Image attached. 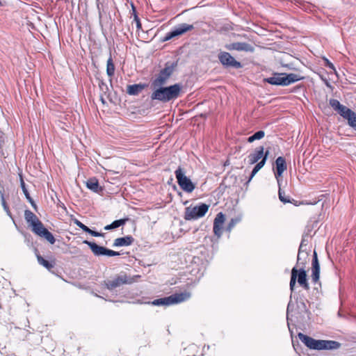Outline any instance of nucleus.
I'll list each match as a JSON object with an SVG mask.
<instances>
[{"mask_svg":"<svg viewBox=\"0 0 356 356\" xmlns=\"http://www.w3.org/2000/svg\"><path fill=\"white\" fill-rule=\"evenodd\" d=\"M151 94L152 100H158L162 102H169L177 99L181 95L182 86L179 83L168 87H156Z\"/></svg>","mask_w":356,"mask_h":356,"instance_id":"f257e3e1","label":"nucleus"},{"mask_svg":"<svg viewBox=\"0 0 356 356\" xmlns=\"http://www.w3.org/2000/svg\"><path fill=\"white\" fill-rule=\"evenodd\" d=\"M264 148L263 146H259L257 147L252 153H250L249 154L248 158L250 164H254L256 163L257 164L254 167L248 181H246V184L252 179V177L257 174V172L265 165L268 156L269 154V151L267 150L264 153Z\"/></svg>","mask_w":356,"mask_h":356,"instance_id":"f03ea898","label":"nucleus"},{"mask_svg":"<svg viewBox=\"0 0 356 356\" xmlns=\"http://www.w3.org/2000/svg\"><path fill=\"white\" fill-rule=\"evenodd\" d=\"M303 76L296 74L274 73L272 76L264 79V81L275 86H289L303 79Z\"/></svg>","mask_w":356,"mask_h":356,"instance_id":"7ed1b4c3","label":"nucleus"},{"mask_svg":"<svg viewBox=\"0 0 356 356\" xmlns=\"http://www.w3.org/2000/svg\"><path fill=\"white\" fill-rule=\"evenodd\" d=\"M302 267L298 269L294 266L291 270V279L289 282L290 290L293 292L296 282L298 284L306 291L310 289L309 284L307 280L306 270L304 269V263H302Z\"/></svg>","mask_w":356,"mask_h":356,"instance_id":"20e7f679","label":"nucleus"},{"mask_svg":"<svg viewBox=\"0 0 356 356\" xmlns=\"http://www.w3.org/2000/svg\"><path fill=\"white\" fill-rule=\"evenodd\" d=\"M191 296V293L185 291L179 293H175L168 297L156 299L152 302V304L155 306H168L183 302L188 300Z\"/></svg>","mask_w":356,"mask_h":356,"instance_id":"39448f33","label":"nucleus"},{"mask_svg":"<svg viewBox=\"0 0 356 356\" xmlns=\"http://www.w3.org/2000/svg\"><path fill=\"white\" fill-rule=\"evenodd\" d=\"M135 282L133 277L128 275L124 272H121L114 277L104 281V285L110 291L121 286L124 284H131Z\"/></svg>","mask_w":356,"mask_h":356,"instance_id":"423d86ee","label":"nucleus"},{"mask_svg":"<svg viewBox=\"0 0 356 356\" xmlns=\"http://www.w3.org/2000/svg\"><path fill=\"white\" fill-rule=\"evenodd\" d=\"M209 205L201 203L194 207H188L185 209L184 219L186 220H195L202 218L207 213Z\"/></svg>","mask_w":356,"mask_h":356,"instance_id":"0eeeda50","label":"nucleus"},{"mask_svg":"<svg viewBox=\"0 0 356 356\" xmlns=\"http://www.w3.org/2000/svg\"><path fill=\"white\" fill-rule=\"evenodd\" d=\"M177 183L180 188L186 193H191L195 188V184L186 176V170L179 166L175 172Z\"/></svg>","mask_w":356,"mask_h":356,"instance_id":"6e6552de","label":"nucleus"},{"mask_svg":"<svg viewBox=\"0 0 356 356\" xmlns=\"http://www.w3.org/2000/svg\"><path fill=\"white\" fill-rule=\"evenodd\" d=\"M83 243L87 244L94 255L95 256H108V257H114L120 255L119 252H116L112 250L107 249L103 246L98 245L94 242L84 241Z\"/></svg>","mask_w":356,"mask_h":356,"instance_id":"1a4fd4ad","label":"nucleus"},{"mask_svg":"<svg viewBox=\"0 0 356 356\" xmlns=\"http://www.w3.org/2000/svg\"><path fill=\"white\" fill-rule=\"evenodd\" d=\"M173 71L174 67L172 65H166L165 67L161 70L158 76L152 81V86L156 88L165 85L168 79L172 74Z\"/></svg>","mask_w":356,"mask_h":356,"instance_id":"9d476101","label":"nucleus"},{"mask_svg":"<svg viewBox=\"0 0 356 356\" xmlns=\"http://www.w3.org/2000/svg\"><path fill=\"white\" fill-rule=\"evenodd\" d=\"M32 231L40 237L44 238L51 244H54L56 241L53 234L49 232L43 225L42 222L39 220L34 222L31 226Z\"/></svg>","mask_w":356,"mask_h":356,"instance_id":"9b49d317","label":"nucleus"},{"mask_svg":"<svg viewBox=\"0 0 356 356\" xmlns=\"http://www.w3.org/2000/svg\"><path fill=\"white\" fill-rule=\"evenodd\" d=\"M194 29V26L193 24H181L176 26L172 31L166 33L163 41H168L171 40L172 38L183 35L185 33L192 31Z\"/></svg>","mask_w":356,"mask_h":356,"instance_id":"f8f14e48","label":"nucleus"},{"mask_svg":"<svg viewBox=\"0 0 356 356\" xmlns=\"http://www.w3.org/2000/svg\"><path fill=\"white\" fill-rule=\"evenodd\" d=\"M218 57L221 64L227 67H232L237 69L241 67V64L227 52H220Z\"/></svg>","mask_w":356,"mask_h":356,"instance_id":"ddd939ff","label":"nucleus"},{"mask_svg":"<svg viewBox=\"0 0 356 356\" xmlns=\"http://www.w3.org/2000/svg\"><path fill=\"white\" fill-rule=\"evenodd\" d=\"M299 339L309 349L321 350V340L314 339L301 332L298 334Z\"/></svg>","mask_w":356,"mask_h":356,"instance_id":"4468645a","label":"nucleus"},{"mask_svg":"<svg viewBox=\"0 0 356 356\" xmlns=\"http://www.w3.org/2000/svg\"><path fill=\"white\" fill-rule=\"evenodd\" d=\"M225 221V216L222 212L218 213L213 220V231L214 235L218 238H220L222 234Z\"/></svg>","mask_w":356,"mask_h":356,"instance_id":"2eb2a0df","label":"nucleus"},{"mask_svg":"<svg viewBox=\"0 0 356 356\" xmlns=\"http://www.w3.org/2000/svg\"><path fill=\"white\" fill-rule=\"evenodd\" d=\"M312 281L314 284H319L320 278V265L318 260L317 253L314 251L313 255V259L312 262Z\"/></svg>","mask_w":356,"mask_h":356,"instance_id":"dca6fc26","label":"nucleus"},{"mask_svg":"<svg viewBox=\"0 0 356 356\" xmlns=\"http://www.w3.org/2000/svg\"><path fill=\"white\" fill-rule=\"evenodd\" d=\"M276 172L275 173V177L277 179L278 184L280 185V180L278 179L282 173L286 170V163L285 159L282 156H279L275 161Z\"/></svg>","mask_w":356,"mask_h":356,"instance_id":"f3484780","label":"nucleus"},{"mask_svg":"<svg viewBox=\"0 0 356 356\" xmlns=\"http://www.w3.org/2000/svg\"><path fill=\"white\" fill-rule=\"evenodd\" d=\"M134 241V238L129 235L124 237L117 238L115 239L113 245L114 247L129 246L133 243Z\"/></svg>","mask_w":356,"mask_h":356,"instance_id":"a211bd4d","label":"nucleus"},{"mask_svg":"<svg viewBox=\"0 0 356 356\" xmlns=\"http://www.w3.org/2000/svg\"><path fill=\"white\" fill-rule=\"evenodd\" d=\"M340 347V343L332 340H321V350H334Z\"/></svg>","mask_w":356,"mask_h":356,"instance_id":"6ab92c4d","label":"nucleus"},{"mask_svg":"<svg viewBox=\"0 0 356 356\" xmlns=\"http://www.w3.org/2000/svg\"><path fill=\"white\" fill-rule=\"evenodd\" d=\"M86 186L88 188L95 193H99L102 191V188L99 185L98 180L95 177L87 180Z\"/></svg>","mask_w":356,"mask_h":356,"instance_id":"aec40b11","label":"nucleus"},{"mask_svg":"<svg viewBox=\"0 0 356 356\" xmlns=\"http://www.w3.org/2000/svg\"><path fill=\"white\" fill-rule=\"evenodd\" d=\"M145 88L143 84H134L127 86V92L130 95H137Z\"/></svg>","mask_w":356,"mask_h":356,"instance_id":"412c9836","label":"nucleus"},{"mask_svg":"<svg viewBox=\"0 0 356 356\" xmlns=\"http://www.w3.org/2000/svg\"><path fill=\"white\" fill-rule=\"evenodd\" d=\"M129 220V218L116 220L113 221L111 224L105 226L104 229L105 230H111V229L118 228L120 226L124 225Z\"/></svg>","mask_w":356,"mask_h":356,"instance_id":"4be33fe9","label":"nucleus"},{"mask_svg":"<svg viewBox=\"0 0 356 356\" xmlns=\"http://www.w3.org/2000/svg\"><path fill=\"white\" fill-rule=\"evenodd\" d=\"M24 217L29 226H32L34 222L39 220L38 218L30 210H26Z\"/></svg>","mask_w":356,"mask_h":356,"instance_id":"5701e85b","label":"nucleus"},{"mask_svg":"<svg viewBox=\"0 0 356 356\" xmlns=\"http://www.w3.org/2000/svg\"><path fill=\"white\" fill-rule=\"evenodd\" d=\"M19 178H20V186L22 189V191L26 197V198L29 200V202L31 204L32 206H34V202L31 197L30 196V194L28 191V190L26 188L25 182L23 179L22 175L19 174Z\"/></svg>","mask_w":356,"mask_h":356,"instance_id":"b1692460","label":"nucleus"},{"mask_svg":"<svg viewBox=\"0 0 356 356\" xmlns=\"http://www.w3.org/2000/svg\"><path fill=\"white\" fill-rule=\"evenodd\" d=\"M38 262L44 268H46L47 270H50L51 268L54 267V264L52 263H50L47 260L44 259L41 255L39 254H36Z\"/></svg>","mask_w":356,"mask_h":356,"instance_id":"393cba45","label":"nucleus"},{"mask_svg":"<svg viewBox=\"0 0 356 356\" xmlns=\"http://www.w3.org/2000/svg\"><path fill=\"white\" fill-rule=\"evenodd\" d=\"M115 65L111 56L108 58L106 63V74L109 77H112L115 73Z\"/></svg>","mask_w":356,"mask_h":356,"instance_id":"a878e982","label":"nucleus"},{"mask_svg":"<svg viewBox=\"0 0 356 356\" xmlns=\"http://www.w3.org/2000/svg\"><path fill=\"white\" fill-rule=\"evenodd\" d=\"M265 136V132L264 131H259L254 133L253 135L249 136L246 140L249 143H252L256 140H260L263 138Z\"/></svg>","mask_w":356,"mask_h":356,"instance_id":"bb28decb","label":"nucleus"},{"mask_svg":"<svg viewBox=\"0 0 356 356\" xmlns=\"http://www.w3.org/2000/svg\"><path fill=\"white\" fill-rule=\"evenodd\" d=\"M337 111L346 120L348 118V116L353 112L351 109L343 105H341L340 108H339Z\"/></svg>","mask_w":356,"mask_h":356,"instance_id":"cd10ccee","label":"nucleus"},{"mask_svg":"<svg viewBox=\"0 0 356 356\" xmlns=\"http://www.w3.org/2000/svg\"><path fill=\"white\" fill-rule=\"evenodd\" d=\"M226 49L228 50H243L245 49V43H240V42H236V43H232L229 44H227L225 46Z\"/></svg>","mask_w":356,"mask_h":356,"instance_id":"c85d7f7f","label":"nucleus"},{"mask_svg":"<svg viewBox=\"0 0 356 356\" xmlns=\"http://www.w3.org/2000/svg\"><path fill=\"white\" fill-rule=\"evenodd\" d=\"M348 120V125L356 131V113L353 111L346 119Z\"/></svg>","mask_w":356,"mask_h":356,"instance_id":"c756f323","label":"nucleus"},{"mask_svg":"<svg viewBox=\"0 0 356 356\" xmlns=\"http://www.w3.org/2000/svg\"><path fill=\"white\" fill-rule=\"evenodd\" d=\"M241 220H242V218L241 217L232 218L231 220L229 221V222L228 223L227 227L226 228L227 231L230 232L234 228V227L238 222H241Z\"/></svg>","mask_w":356,"mask_h":356,"instance_id":"7c9ffc66","label":"nucleus"},{"mask_svg":"<svg viewBox=\"0 0 356 356\" xmlns=\"http://www.w3.org/2000/svg\"><path fill=\"white\" fill-rule=\"evenodd\" d=\"M185 351L191 354V356H195V354L198 352V348L195 344H191L187 348H186Z\"/></svg>","mask_w":356,"mask_h":356,"instance_id":"2f4dec72","label":"nucleus"},{"mask_svg":"<svg viewBox=\"0 0 356 356\" xmlns=\"http://www.w3.org/2000/svg\"><path fill=\"white\" fill-rule=\"evenodd\" d=\"M329 104L330 105V106L334 110V111H337L339 108H340V106L342 105L341 104V103L339 102V101H338L337 99H330V101H329Z\"/></svg>","mask_w":356,"mask_h":356,"instance_id":"473e14b6","label":"nucleus"},{"mask_svg":"<svg viewBox=\"0 0 356 356\" xmlns=\"http://www.w3.org/2000/svg\"><path fill=\"white\" fill-rule=\"evenodd\" d=\"M278 195H279V199L283 203L291 202L289 198L285 196L284 192L280 188H279V191H278Z\"/></svg>","mask_w":356,"mask_h":356,"instance_id":"72a5a7b5","label":"nucleus"},{"mask_svg":"<svg viewBox=\"0 0 356 356\" xmlns=\"http://www.w3.org/2000/svg\"><path fill=\"white\" fill-rule=\"evenodd\" d=\"M74 223L76 225H77L79 227H80L83 231L86 232L88 230V227L83 224L81 221H79L77 219L74 220Z\"/></svg>","mask_w":356,"mask_h":356,"instance_id":"f704fd0d","label":"nucleus"},{"mask_svg":"<svg viewBox=\"0 0 356 356\" xmlns=\"http://www.w3.org/2000/svg\"><path fill=\"white\" fill-rule=\"evenodd\" d=\"M302 245H303V241L301 242V244L299 247L298 254V257H297V264H296L297 266L300 264V260H302L301 254L302 253Z\"/></svg>","mask_w":356,"mask_h":356,"instance_id":"c9c22d12","label":"nucleus"},{"mask_svg":"<svg viewBox=\"0 0 356 356\" xmlns=\"http://www.w3.org/2000/svg\"><path fill=\"white\" fill-rule=\"evenodd\" d=\"M86 232L91 234L93 236H103L104 235V234L93 231V230L90 229L89 227H88V230L86 231Z\"/></svg>","mask_w":356,"mask_h":356,"instance_id":"e433bc0d","label":"nucleus"},{"mask_svg":"<svg viewBox=\"0 0 356 356\" xmlns=\"http://www.w3.org/2000/svg\"><path fill=\"white\" fill-rule=\"evenodd\" d=\"M0 194H1V203H2V205L4 208V209L8 213L9 212V209H8V207L6 204V202L5 201V199H4V197H3V194L1 193V191H0Z\"/></svg>","mask_w":356,"mask_h":356,"instance_id":"4c0bfd02","label":"nucleus"},{"mask_svg":"<svg viewBox=\"0 0 356 356\" xmlns=\"http://www.w3.org/2000/svg\"><path fill=\"white\" fill-rule=\"evenodd\" d=\"M325 63H326L325 65L327 67H329V68H330L332 70H335L334 67V65L331 62H330L327 59H325Z\"/></svg>","mask_w":356,"mask_h":356,"instance_id":"58836bf2","label":"nucleus"},{"mask_svg":"<svg viewBox=\"0 0 356 356\" xmlns=\"http://www.w3.org/2000/svg\"><path fill=\"white\" fill-rule=\"evenodd\" d=\"M135 19L136 21V25H137L138 29H140L141 28V24H140L138 18L136 16L135 17Z\"/></svg>","mask_w":356,"mask_h":356,"instance_id":"ea45409f","label":"nucleus"},{"mask_svg":"<svg viewBox=\"0 0 356 356\" xmlns=\"http://www.w3.org/2000/svg\"><path fill=\"white\" fill-rule=\"evenodd\" d=\"M253 50V48L250 46L246 44V51H252Z\"/></svg>","mask_w":356,"mask_h":356,"instance_id":"a19ab883","label":"nucleus"},{"mask_svg":"<svg viewBox=\"0 0 356 356\" xmlns=\"http://www.w3.org/2000/svg\"><path fill=\"white\" fill-rule=\"evenodd\" d=\"M289 307H290V302L289 303L288 307H287V314H289ZM287 320H289L288 316H287Z\"/></svg>","mask_w":356,"mask_h":356,"instance_id":"79ce46f5","label":"nucleus"},{"mask_svg":"<svg viewBox=\"0 0 356 356\" xmlns=\"http://www.w3.org/2000/svg\"><path fill=\"white\" fill-rule=\"evenodd\" d=\"M101 100H102V102L103 103H104V99H103L102 97L101 98Z\"/></svg>","mask_w":356,"mask_h":356,"instance_id":"37998d69","label":"nucleus"},{"mask_svg":"<svg viewBox=\"0 0 356 356\" xmlns=\"http://www.w3.org/2000/svg\"><path fill=\"white\" fill-rule=\"evenodd\" d=\"M302 305L304 306V307H305V304L304 302H302Z\"/></svg>","mask_w":356,"mask_h":356,"instance_id":"c03bdc74","label":"nucleus"}]
</instances>
